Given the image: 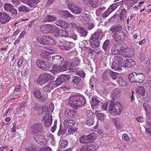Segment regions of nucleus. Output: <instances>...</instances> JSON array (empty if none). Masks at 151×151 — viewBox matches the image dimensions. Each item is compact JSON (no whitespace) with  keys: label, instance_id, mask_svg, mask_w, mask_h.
Masks as SVG:
<instances>
[{"label":"nucleus","instance_id":"31","mask_svg":"<svg viewBox=\"0 0 151 151\" xmlns=\"http://www.w3.org/2000/svg\"><path fill=\"white\" fill-rule=\"evenodd\" d=\"M40 55L41 57L45 59H48L50 60L49 58L50 57H49L50 55V52L44 50L42 51L40 53Z\"/></svg>","mask_w":151,"mask_h":151},{"label":"nucleus","instance_id":"26","mask_svg":"<svg viewBox=\"0 0 151 151\" xmlns=\"http://www.w3.org/2000/svg\"><path fill=\"white\" fill-rule=\"evenodd\" d=\"M69 62L68 61H65L63 65L59 66L58 69L61 72H63L67 70L69 66Z\"/></svg>","mask_w":151,"mask_h":151},{"label":"nucleus","instance_id":"53","mask_svg":"<svg viewBox=\"0 0 151 151\" xmlns=\"http://www.w3.org/2000/svg\"><path fill=\"white\" fill-rule=\"evenodd\" d=\"M109 75L112 78L115 80L116 78L118 76V74L117 73L114 72L111 70H109Z\"/></svg>","mask_w":151,"mask_h":151},{"label":"nucleus","instance_id":"23","mask_svg":"<svg viewBox=\"0 0 151 151\" xmlns=\"http://www.w3.org/2000/svg\"><path fill=\"white\" fill-rule=\"evenodd\" d=\"M90 151H94L98 147V145L94 142H90L87 143L86 145Z\"/></svg>","mask_w":151,"mask_h":151},{"label":"nucleus","instance_id":"61","mask_svg":"<svg viewBox=\"0 0 151 151\" xmlns=\"http://www.w3.org/2000/svg\"><path fill=\"white\" fill-rule=\"evenodd\" d=\"M68 145V141L66 140H63L60 143V147L62 148H64L66 147Z\"/></svg>","mask_w":151,"mask_h":151},{"label":"nucleus","instance_id":"52","mask_svg":"<svg viewBox=\"0 0 151 151\" xmlns=\"http://www.w3.org/2000/svg\"><path fill=\"white\" fill-rule=\"evenodd\" d=\"M137 92L138 93L143 96L145 93V89L143 87L140 86L138 88Z\"/></svg>","mask_w":151,"mask_h":151},{"label":"nucleus","instance_id":"10","mask_svg":"<svg viewBox=\"0 0 151 151\" xmlns=\"http://www.w3.org/2000/svg\"><path fill=\"white\" fill-rule=\"evenodd\" d=\"M123 49L124 47L121 45H115L112 47L111 53L114 55H121Z\"/></svg>","mask_w":151,"mask_h":151},{"label":"nucleus","instance_id":"55","mask_svg":"<svg viewBox=\"0 0 151 151\" xmlns=\"http://www.w3.org/2000/svg\"><path fill=\"white\" fill-rule=\"evenodd\" d=\"M4 7L5 10L9 12L13 7V6L11 4L9 3L5 4Z\"/></svg>","mask_w":151,"mask_h":151},{"label":"nucleus","instance_id":"34","mask_svg":"<svg viewBox=\"0 0 151 151\" xmlns=\"http://www.w3.org/2000/svg\"><path fill=\"white\" fill-rule=\"evenodd\" d=\"M42 78L46 80L47 82L51 80L52 79V76L48 73H43L41 74Z\"/></svg>","mask_w":151,"mask_h":151},{"label":"nucleus","instance_id":"33","mask_svg":"<svg viewBox=\"0 0 151 151\" xmlns=\"http://www.w3.org/2000/svg\"><path fill=\"white\" fill-rule=\"evenodd\" d=\"M103 48L106 52L109 50L110 49V41L109 40H106L104 42Z\"/></svg>","mask_w":151,"mask_h":151},{"label":"nucleus","instance_id":"51","mask_svg":"<svg viewBox=\"0 0 151 151\" xmlns=\"http://www.w3.org/2000/svg\"><path fill=\"white\" fill-rule=\"evenodd\" d=\"M19 12H29V9L25 6H21L18 8Z\"/></svg>","mask_w":151,"mask_h":151},{"label":"nucleus","instance_id":"45","mask_svg":"<svg viewBox=\"0 0 151 151\" xmlns=\"http://www.w3.org/2000/svg\"><path fill=\"white\" fill-rule=\"evenodd\" d=\"M87 138L86 136L83 135L81 136L80 139V142L81 144H86V145L87 143H89L88 140H87Z\"/></svg>","mask_w":151,"mask_h":151},{"label":"nucleus","instance_id":"21","mask_svg":"<svg viewBox=\"0 0 151 151\" xmlns=\"http://www.w3.org/2000/svg\"><path fill=\"white\" fill-rule=\"evenodd\" d=\"M134 52L132 49L128 48L125 49V52L122 55V56L125 58L130 57L132 56Z\"/></svg>","mask_w":151,"mask_h":151},{"label":"nucleus","instance_id":"62","mask_svg":"<svg viewBox=\"0 0 151 151\" xmlns=\"http://www.w3.org/2000/svg\"><path fill=\"white\" fill-rule=\"evenodd\" d=\"M94 123V118H88L86 124L88 126H91Z\"/></svg>","mask_w":151,"mask_h":151},{"label":"nucleus","instance_id":"2","mask_svg":"<svg viewBox=\"0 0 151 151\" xmlns=\"http://www.w3.org/2000/svg\"><path fill=\"white\" fill-rule=\"evenodd\" d=\"M102 31L98 29L90 38V43L92 48H96L100 45V40L102 38Z\"/></svg>","mask_w":151,"mask_h":151},{"label":"nucleus","instance_id":"6","mask_svg":"<svg viewBox=\"0 0 151 151\" xmlns=\"http://www.w3.org/2000/svg\"><path fill=\"white\" fill-rule=\"evenodd\" d=\"M67 5L68 9L74 14H80L82 12V8L79 6L74 5L70 3H68Z\"/></svg>","mask_w":151,"mask_h":151},{"label":"nucleus","instance_id":"56","mask_svg":"<svg viewBox=\"0 0 151 151\" xmlns=\"http://www.w3.org/2000/svg\"><path fill=\"white\" fill-rule=\"evenodd\" d=\"M143 106L144 109L146 111V116L147 117H149L150 114L149 113V110L150 109L149 106L147 104H145L143 105Z\"/></svg>","mask_w":151,"mask_h":151},{"label":"nucleus","instance_id":"25","mask_svg":"<svg viewBox=\"0 0 151 151\" xmlns=\"http://www.w3.org/2000/svg\"><path fill=\"white\" fill-rule=\"evenodd\" d=\"M76 111L73 110H67L64 112L65 116L68 117H72L76 116Z\"/></svg>","mask_w":151,"mask_h":151},{"label":"nucleus","instance_id":"27","mask_svg":"<svg viewBox=\"0 0 151 151\" xmlns=\"http://www.w3.org/2000/svg\"><path fill=\"white\" fill-rule=\"evenodd\" d=\"M125 33L123 32H121V33L117 35H114L113 36V38L115 40L116 42H119L122 38L124 37Z\"/></svg>","mask_w":151,"mask_h":151},{"label":"nucleus","instance_id":"38","mask_svg":"<svg viewBox=\"0 0 151 151\" xmlns=\"http://www.w3.org/2000/svg\"><path fill=\"white\" fill-rule=\"evenodd\" d=\"M79 32L81 36L85 37L88 32L86 29H85L83 27H81L78 29Z\"/></svg>","mask_w":151,"mask_h":151},{"label":"nucleus","instance_id":"8","mask_svg":"<svg viewBox=\"0 0 151 151\" xmlns=\"http://www.w3.org/2000/svg\"><path fill=\"white\" fill-rule=\"evenodd\" d=\"M36 65L37 67L43 70H48L50 68V65L45 63L41 59H38L36 61Z\"/></svg>","mask_w":151,"mask_h":151},{"label":"nucleus","instance_id":"29","mask_svg":"<svg viewBox=\"0 0 151 151\" xmlns=\"http://www.w3.org/2000/svg\"><path fill=\"white\" fill-rule=\"evenodd\" d=\"M72 81L77 86L81 85L82 83V81L81 78L77 76H74L72 79Z\"/></svg>","mask_w":151,"mask_h":151},{"label":"nucleus","instance_id":"47","mask_svg":"<svg viewBox=\"0 0 151 151\" xmlns=\"http://www.w3.org/2000/svg\"><path fill=\"white\" fill-rule=\"evenodd\" d=\"M40 142L39 143V144L41 145H45L47 143V140L45 137L43 135L41 138V139L40 140Z\"/></svg>","mask_w":151,"mask_h":151},{"label":"nucleus","instance_id":"20","mask_svg":"<svg viewBox=\"0 0 151 151\" xmlns=\"http://www.w3.org/2000/svg\"><path fill=\"white\" fill-rule=\"evenodd\" d=\"M84 3L93 7H96L99 5L98 3L95 0H84Z\"/></svg>","mask_w":151,"mask_h":151},{"label":"nucleus","instance_id":"17","mask_svg":"<svg viewBox=\"0 0 151 151\" xmlns=\"http://www.w3.org/2000/svg\"><path fill=\"white\" fill-rule=\"evenodd\" d=\"M49 36H39L36 38L37 41L40 44L42 45H47V39H49Z\"/></svg>","mask_w":151,"mask_h":151},{"label":"nucleus","instance_id":"15","mask_svg":"<svg viewBox=\"0 0 151 151\" xmlns=\"http://www.w3.org/2000/svg\"><path fill=\"white\" fill-rule=\"evenodd\" d=\"M58 14L63 18L70 17L72 19H74L75 17L69 12L67 11L59 10L58 12Z\"/></svg>","mask_w":151,"mask_h":151},{"label":"nucleus","instance_id":"13","mask_svg":"<svg viewBox=\"0 0 151 151\" xmlns=\"http://www.w3.org/2000/svg\"><path fill=\"white\" fill-rule=\"evenodd\" d=\"M43 120L44 121L45 125L48 127L50 126L52 123V117L49 114H45Z\"/></svg>","mask_w":151,"mask_h":151},{"label":"nucleus","instance_id":"58","mask_svg":"<svg viewBox=\"0 0 151 151\" xmlns=\"http://www.w3.org/2000/svg\"><path fill=\"white\" fill-rule=\"evenodd\" d=\"M58 47L60 49L63 50H67L70 49L71 48V47L70 46L65 45L64 44H63L62 45H59Z\"/></svg>","mask_w":151,"mask_h":151},{"label":"nucleus","instance_id":"41","mask_svg":"<svg viewBox=\"0 0 151 151\" xmlns=\"http://www.w3.org/2000/svg\"><path fill=\"white\" fill-rule=\"evenodd\" d=\"M113 60L114 61L118 63H120V65H121V63H122L123 62V59L122 57L120 56V55H117L115 56L113 58Z\"/></svg>","mask_w":151,"mask_h":151},{"label":"nucleus","instance_id":"28","mask_svg":"<svg viewBox=\"0 0 151 151\" xmlns=\"http://www.w3.org/2000/svg\"><path fill=\"white\" fill-rule=\"evenodd\" d=\"M56 17L55 16L51 15H48L45 17L44 22H52L55 21L56 20Z\"/></svg>","mask_w":151,"mask_h":151},{"label":"nucleus","instance_id":"59","mask_svg":"<svg viewBox=\"0 0 151 151\" xmlns=\"http://www.w3.org/2000/svg\"><path fill=\"white\" fill-rule=\"evenodd\" d=\"M86 114L88 118H94V114L90 110H87L86 111Z\"/></svg>","mask_w":151,"mask_h":151},{"label":"nucleus","instance_id":"37","mask_svg":"<svg viewBox=\"0 0 151 151\" xmlns=\"http://www.w3.org/2000/svg\"><path fill=\"white\" fill-rule=\"evenodd\" d=\"M86 137L89 142H90L91 141L95 140L97 136L95 133H93L86 136Z\"/></svg>","mask_w":151,"mask_h":151},{"label":"nucleus","instance_id":"12","mask_svg":"<svg viewBox=\"0 0 151 151\" xmlns=\"http://www.w3.org/2000/svg\"><path fill=\"white\" fill-rule=\"evenodd\" d=\"M54 83V81L50 82L43 87L42 90L45 92H50L51 90L55 88Z\"/></svg>","mask_w":151,"mask_h":151},{"label":"nucleus","instance_id":"35","mask_svg":"<svg viewBox=\"0 0 151 151\" xmlns=\"http://www.w3.org/2000/svg\"><path fill=\"white\" fill-rule=\"evenodd\" d=\"M127 11L125 9H123L120 14V19L122 21H124L127 17Z\"/></svg>","mask_w":151,"mask_h":151},{"label":"nucleus","instance_id":"7","mask_svg":"<svg viewBox=\"0 0 151 151\" xmlns=\"http://www.w3.org/2000/svg\"><path fill=\"white\" fill-rule=\"evenodd\" d=\"M32 132L34 134L42 133L43 131V126L40 123H37L32 125L31 127Z\"/></svg>","mask_w":151,"mask_h":151},{"label":"nucleus","instance_id":"43","mask_svg":"<svg viewBox=\"0 0 151 151\" xmlns=\"http://www.w3.org/2000/svg\"><path fill=\"white\" fill-rule=\"evenodd\" d=\"M40 1L39 0H29V3L30 5H28L31 7H36V5Z\"/></svg>","mask_w":151,"mask_h":151},{"label":"nucleus","instance_id":"48","mask_svg":"<svg viewBox=\"0 0 151 151\" xmlns=\"http://www.w3.org/2000/svg\"><path fill=\"white\" fill-rule=\"evenodd\" d=\"M67 131L66 128H63L60 125V129L58 132V135L60 136L61 135H63Z\"/></svg>","mask_w":151,"mask_h":151},{"label":"nucleus","instance_id":"14","mask_svg":"<svg viewBox=\"0 0 151 151\" xmlns=\"http://www.w3.org/2000/svg\"><path fill=\"white\" fill-rule=\"evenodd\" d=\"M11 18L9 15L6 13L2 12L0 13V22L1 23L3 24L9 22Z\"/></svg>","mask_w":151,"mask_h":151},{"label":"nucleus","instance_id":"54","mask_svg":"<svg viewBox=\"0 0 151 151\" xmlns=\"http://www.w3.org/2000/svg\"><path fill=\"white\" fill-rule=\"evenodd\" d=\"M77 129L73 127H68V132L70 134H72L76 132Z\"/></svg>","mask_w":151,"mask_h":151},{"label":"nucleus","instance_id":"19","mask_svg":"<svg viewBox=\"0 0 151 151\" xmlns=\"http://www.w3.org/2000/svg\"><path fill=\"white\" fill-rule=\"evenodd\" d=\"M120 92L121 91L119 88L115 89L112 91L111 94L112 101H114V100H117L119 96Z\"/></svg>","mask_w":151,"mask_h":151},{"label":"nucleus","instance_id":"18","mask_svg":"<svg viewBox=\"0 0 151 151\" xmlns=\"http://www.w3.org/2000/svg\"><path fill=\"white\" fill-rule=\"evenodd\" d=\"M136 82L139 83H142L146 79L145 75L142 73H136Z\"/></svg>","mask_w":151,"mask_h":151},{"label":"nucleus","instance_id":"57","mask_svg":"<svg viewBox=\"0 0 151 151\" xmlns=\"http://www.w3.org/2000/svg\"><path fill=\"white\" fill-rule=\"evenodd\" d=\"M86 26L88 30H91L93 28L95 25L92 22H88L86 24Z\"/></svg>","mask_w":151,"mask_h":151},{"label":"nucleus","instance_id":"36","mask_svg":"<svg viewBox=\"0 0 151 151\" xmlns=\"http://www.w3.org/2000/svg\"><path fill=\"white\" fill-rule=\"evenodd\" d=\"M109 70H106L104 71L102 74V78L105 81L109 80Z\"/></svg>","mask_w":151,"mask_h":151},{"label":"nucleus","instance_id":"9","mask_svg":"<svg viewBox=\"0 0 151 151\" xmlns=\"http://www.w3.org/2000/svg\"><path fill=\"white\" fill-rule=\"evenodd\" d=\"M54 28V27L51 25L46 24L40 26V30L42 33L46 34L52 31Z\"/></svg>","mask_w":151,"mask_h":151},{"label":"nucleus","instance_id":"50","mask_svg":"<svg viewBox=\"0 0 151 151\" xmlns=\"http://www.w3.org/2000/svg\"><path fill=\"white\" fill-rule=\"evenodd\" d=\"M43 135L41 134H35L33 136V138L35 141L37 143H39L40 142V140L41 139V138Z\"/></svg>","mask_w":151,"mask_h":151},{"label":"nucleus","instance_id":"3","mask_svg":"<svg viewBox=\"0 0 151 151\" xmlns=\"http://www.w3.org/2000/svg\"><path fill=\"white\" fill-rule=\"evenodd\" d=\"M114 102L112 101H111L109 109L110 111H113L115 114L119 115L123 109V107L119 102H116L114 104Z\"/></svg>","mask_w":151,"mask_h":151},{"label":"nucleus","instance_id":"1","mask_svg":"<svg viewBox=\"0 0 151 151\" xmlns=\"http://www.w3.org/2000/svg\"><path fill=\"white\" fill-rule=\"evenodd\" d=\"M86 102V101L83 96L79 95L70 97L68 101L71 106L76 109L83 106Z\"/></svg>","mask_w":151,"mask_h":151},{"label":"nucleus","instance_id":"63","mask_svg":"<svg viewBox=\"0 0 151 151\" xmlns=\"http://www.w3.org/2000/svg\"><path fill=\"white\" fill-rule=\"evenodd\" d=\"M80 63V61L79 59L78 58H75L74 59V61L72 64L75 66H76L78 65Z\"/></svg>","mask_w":151,"mask_h":151},{"label":"nucleus","instance_id":"64","mask_svg":"<svg viewBox=\"0 0 151 151\" xmlns=\"http://www.w3.org/2000/svg\"><path fill=\"white\" fill-rule=\"evenodd\" d=\"M26 151H38L37 148L33 146L29 147L25 149Z\"/></svg>","mask_w":151,"mask_h":151},{"label":"nucleus","instance_id":"49","mask_svg":"<svg viewBox=\"0 0 151 151\" xmlns=\"http://www.w3.org/2000/svg\"><path fill=\"white\" fill-rule=\"evenodd\" d=\"M34 94L35 97L37 99L41 98L42 97V94H41L40 91L37 89H35L34 91Z\"/></svg>","mask_w":151,"mask_h":151},{"label":"nucleus","instance_id":"60","mask_svg":"<svg viewBox=\"0 0 151 151\" xmlns=\"http://www.w3.org/2000/svg\"><path fill=\"white\" fill-rule=\"evenodd\" d=\"M145 128L146 131L149 134H151V124L148 122V123L146 125Z\"/></svg>","mask_w":151,"mask_h":151},{"label":"nucleus","instance_id":"30","mask_svg":"<svg viewBox=\"0 0 151 151\" xmlns=\"http://www.w3.org/2000/svg\"><path fill=\"white\" fill-rule=\"evenodd\" d=\"M91 100L92 101L91 104L92 105L99 106L102 104V102L96 97L92 98Z\"/></svg>","mask_w":151,"mask_h":151},{"label":"nucleus","instance_id":"39","mask_svg":"<svg viewBox=\"0 0 151 151\" xmlns=\"http://www.w3.org/2000/svg\"><path fill=\"white\" fill-rule=\"evenodd\" d=\"M95 114L99 120H103L106 118V115L104 114L100 113V111H96Z\"/></svg>","mask_w":151,"mask_h":151},{"label":"nucleus","instance_id":"5","mask_svg":"<svg viewBox=\"0 0 151 151\" xmlns=\"http://www.w3.org/2000/svg\"><path fill=\"white\" fill-rule=\"evenodd\" d=\"M69 78V75L67 74H62L58 76L54 82V84L55 86V88L64 82L68 81Z\"/></svg>","mask_w":151,"mask_h":151},{"label":"nucleus","instance_id":"16","mask_svg":"<svg viewBox=\"0 0 151 151\" xmlns=\"http://www.w3.org/2000/svg\"><path fill=\"white\" fill-rule=\"evenodd\" d=\"M122 29L121 25H114L111 27L110 30L114 34V35H118V34L121 33V32H123L122 31Z\"/></svg>","mask_w":151,"mask_h":151},{"label":"nucleus","instance_id":"40","mask_svg":"<svg viewBox=\"0 0 151 151\" xmlns=\"http://www.w3.org/2000/svg\"><path fill=\"white\" fill-rule=\"evenodd\" d=\"M128 78L131 82H136V72H133L130 74L129 75Z\"/></svg>","mask_w":151,"mask_h":151},{"label":"nucleus","instance_id":"11","mask_svg":"<svg viewBox=\"0 0 151 151\" xmlns=\"http://www.w3.org/2000/svg\"><path fill=\"white\" fill-rule=\"evenodd\" d=\"M134 61L130 59H126L123 60L122 63H121V66L124 68H130L135 65Z\"/></svg>","mask_w":151,"mask_h":151},{"label":"nucleus","instance_id":"46","mask_svg":"<svg viewBox=\"0 0 151 151\" xmlns=\"http://www.w3.org/2000/svg\"><path fill=\"white\" fill-rule=\"evenodd\" d=\"M46 82V80H45L44 79L42 78L41 75H40L37 81V84L40 85H44Z\"/></svg>","mask_w":151,"mask_h":151},{"label":"nucleus","instance_id":"4","mask_svg":"<svg viewBox=\"0 0 151 151\" xmlns=\"http://www.w3.org/2000/svg\"><path fill=\"white\" fill-rule=\"evenodd\" d=\"M49 58L50 60H51V63H50L55 66L60 65L64 61V58L59 55L53 56Z\"/></svg>","mask_w":151,"mask_h":151},{"label":"nucleus","instance_id":"44","mask_svg":"<svg viewBox=\"0 0 151 151\" xmlns=\"http://www.w3.org/2000/svg\"><path fill=\"white\" fill-rule=\"evenodd\" d=\"M117 81L119 85L121 86H125L127 84L126 81L124 80L121 77L119 78Z\"/></svg>","mask_w":151,"mask_h":151},{"label":"nucleus","instance_id":"32","mask_svg":"<svg viewBox=\"0 0 151 151\" xmlns=\"http://www.w3.org/2000/svg\"><path fill=\"white\" fill-rule=\"evenodd\" d=\"M120 63L116 62L114 61L112 64L111 68L112 69L116 70H122L121 66L119 65Z\"/></svg>","mask_w":151,"mask_h":151},{"label":"nucleus","instance_id":"42","mask_svg":"<svg viewBox=\"0 0 151 151\" xmlns=\"http://www.w3.org/2000/svg\"><path fill=\"white\" fill-rule=\"evenodd\" d=\"M82 14L83 15L82 17L83 21L87 23L89 22L90 20V16L87 14H86L84 13H83Z\"/></svg>","mask_w":151,"mask_h":151},{"label":"nucleus","instance_id":"24","mask_svg":"<svg viewBox=\"0 0 151 151\" xmlns=\"http://www.w3.org/2000/svg\"><path fill=\"white\" fill-rule=\"evenodd\" d=\"M55 24L64 29H66L69 27L68 24L64 21L58 20L55 22Z\"/></svg>","mask_w":151,"mask_h":151},{"label":"nucleus","instance_id":"22","mask_svg":"<svg viewBox=\"0 0 151 151\" xmlns=\"http://www.w3.org/2000/svg\"><path fill=\"white\" fill-rule=\"evenodd\" d=\"M75 124V122L71 119H66L63 122V125L65 128H66L69 127H73Z\"/></svg>","mask_w":151,"mask_h":151}]
</instances>
